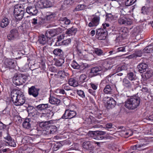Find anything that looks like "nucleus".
Here are the masks:
<instances>
[{"label":"nucleus","instance_id":"4468645a","mask_svg":"<svg viewBox=\"0 0 153 153\" xmlns=\"http://www.w3.org/2000/svg\"><path fill=\"white\" fill-rule=\"evenodd\" d=\"M4 64L6 67L9 69H14L16 66L15 61L13 59H6L4 61Z\"/></svg>","mask_w":153,"mask_h":153},{"label":"nucleus","instance_id":"f257e3e1","mask_svg":"<svg viewBox=\"0 0 153 153\" xmlns=\"http://www.w3.org/2000/svg\"><path fill=\"white\" fill-rule=\"evenodd\" d=\"M11 100L16 106L22 105L25 102V98L24 93L20 90H13L10 94Z\"/></svg>","mask_w":153,"mask_h":153},{"label":"nucleus","instance_id":"69168bd1","mask_svg":"<svg viewBox=\"0 0 153 153\" xmlns=\"http://www.w3.org/2000/svg\"><path fill=\"white\" fill-rule=\"evenodd\" d=\"M77 92L79 95L81 96V97L83 98L85 97V95L83 91L80 90L79 91H78Z\"/></svg>","mask_w":153,"mask_h":153},{"label":"nucleus","instance_id":"4d7b16f0","mask_svg":"<svg viewBox=\"0 0 153 153\" xmlns=\"http://www.w3.org/2000/svg\"><path fill=\"white\" fill-rule=\"evenodd\" d=\"M140 30L138 27H137L134 28L133 30V35L135 36L137 35H139Z\"/></svg>","mask_w":153,"mask_h":153},{"label":"nucleus","instance_id":"603ef678","mask_svg":"<svg viewBox=\"0 0 153 153\" xmlns=\"http://www.w3.org/2000/svg\"><path fill=\"white\" fill-rule=\"evenodd\" d=\"M85 7V6L84 4H79L77 5L75 8L76 11H79L84 9Z\"/></svg>","mask_w":153,"mask_h":153},{"label":"nucleus","instance_id":"774afa93","mask_svg":"<svg viewBox=\"0 0 153 153\" xmlns=\"http://www.w3.org/2000/svg\"><path fill=\"white\" fill-rule=\"evenodd\" d=\"M118 52H125L126 51L125 47L124 46L120 47L117 48Z\"/></svg>","mask_w":153,"mask_h":153},{"label":"nucleus","instance_id":"f3484780","mask_svg":"<svg viewBox=\"0 0 153 153\" xmlns=\"http://www.w3.org/2000/svg\"><path fill=\"white\" fill-rule=\"evenodd\" d=\"M36 108L39 111H43L45 110L52 109L53 108L52 107L48 104H39L36 106Z\"/></svg>","mask_w":153,"mask_h":153},{"label":"nucleus","instance_id":"052dcab7","mask_svg":"<svg viewBox=\"0 0 153 153\" xmlns=\"http://www.w3.org/2000/svg\"><path fill=\"white\" fill-rule=\"evenodd\" d=\"M62 88L64 90L66 91H69L71 90V88L69 86V85L64 84L62 85Z\"/></svg>","mask_w":153,"mask_h":153},{"label":"nucleus","instance_id":"09e8293b","mask_svg":"<svg viewBox=\"0 0 153 153\" xmlns=\"http://www.w3.org/2000/svg\"><path fill=\"white\" fill-rule=\"evenodd\" d=\"M50 130H49V133L50 134H53L57 131V129L56 127L55 126H51L49 127Z\"/></svg>","mask_w":153,"mask_h":153},{"label":"nucleus","instance_id":"cd10ccee","mask_svg":"<svg viewBox=\"0 0 153 153\" xmlns=\"http://www.w3.org/2000/svg\"><path fill=\"white\" fill-rule=\"evenodd\" d=\"M53 53L56 56H59L60 58H63L64 53L62 50L59 48H56L53 51Z\"/></svg>","mask_w":153,"mask_h":153},{"label":"nucleus","instance_id":"9d476101","mask_svg":"<svg viewBox=\"0 0 153 153\" xmlns=\"http://www.w3.org/2000/svg\"><path fill=\"white\" fill-rule=\"evenodd\" d=\"M19 36V33L17 29H13L10 31V33L7 36L9 40H14L18 39Z\"/></svg>","mask_w":153,"mask_h":153},{"label":"nucleus","instance_id":"20e7f679","mask_svg":"<svg viewBox=\"0 0 153 153\" xmlns=\"http://www.w3.org/2000/svg\"><path fill=\"white\" fill-rule=\"evenodd\" d=\"M27 78V77L26 75L16 73L13 78V82L17 85H20L25 83Z\"/></svg>","mask_w":153,"mask_h":153},{"label":"nucleus","instance_id":"4c0bfd02","mask_svg":"<svg viewBox=\"0 0 153 153\" xmlns=\"http://www.w3.org/2000/svg\"><path fill=\"white\" fill-rule=\"evenodd\" d=\"M135 75L132 72H130L127 74V77L131 81L135 80Z\"/></svg>","mask_w":153,"mask_h":153},{"label":"nucleus","instance_id":"7ed1b4c3","mask_svg":"<svg viewBox=\"0 0 153 153\" xmlns=\"http://www.w3.org/2000/svg\"><path fill=\"white\" fill-rule=\"evenodd\" d=\"M140 103V98L135 97L128 99L125 104V107L130 109H134L139 106Z\"/></svg>","mask_w":153,"mask_h":153},{"label":"nucleus","instance_id":"b1692460","mask_svg":"<svg viewBox=\"0 0 153 153\" xmlns=\"http://www.w3.org/2000/svg\"><path fill=\"white\" fill-rule=\"evenodd\" d=\"M49 101L51 104L57 105H59L60 102V100L59 99L51 95L50 96Z\"/></svg>","mask_w":153,"mask_h":153},{"label":"nucleus","instance_id":"bf43d9fd","mask_svg":"<svg viewBox=\"0 0 153 153\" xmlns=\"http://www.w3.org/2000/svg\"><path fill=\"white\" fill-rule=\"evenodd\" d=\"M9 141V142L7 143L8 144L9 146L13 147L16 146V144L14 140H13L12 139H11Z\"/></svg>","mask_w":153,"mask_h":153},{"label":"nucleus","instance_id":"393cba45","mask_svg":"<svg viewBox=\"0 0 153 153\" xmlns=\"http://www.w3.org/2000/svg\"><path fill=\"white\" fill-rule=\"evenodd\" d=\"M152 7L143 6L142 8L141 13L144 14H149L152 11Z\"/></svg>","mask_w":153,"mask_h":153},{"label":"nucleus","instance_id":"2eb2a0df","mask_svg":"<svg viewBox=\"0 0 153 153\" xmlns=\"http://www.w3.org/2000/svg\"><path fill=\"white\" fill-rule=\"evenodd\" d=\"M26 12L32 16H35L38 13V10L35 5L28 6L26 8Z\"/></svg>","mask_w":153,"mask_h":153},{"label":"nucleus","instance_id":"e433bc0d","mask_svg":"<svg viewBox=\"0 0 153 153\" xmlns=\"http://www.w3.org/2000/svg\"><path fill=\"white\" fill-rule=\"evenodd\" d=\"M41 3H42L43 7L45 8H48L51 7L52 4L50 1L47 0L44 1L42 3L40 2Z\"/></svg>","mask_w":153,"mask_h":153},{"label":"nucleus","instance_id":"0e129e2a","mask_svg":"<svg viewBox=\"0 0 153 153\" xmlns=\"http://www.w3.org/2000/svg\"><path fill=\"white\" fill-rule=\"evenodd\" d=\"M77 55L80 58H82V56L83 55L82 52L78 48L76 50Z\"/></svg>","mask_w":153,"mask_h":153},{"label":"nucleus","instance_id":"f704fd0d","mask_svg":"<svg viewBox=\"0 0 153 153\" xmlns=\"http://www.w3.org/2000/svg\"><path fill=\"white\" fill-rule=\"evenodd\" d=\"M112 89L109 85H106L103 91L106 94H111L112 93Z\"/></svg>","mask_w":153,"mask_h":153},{"label":"nucleus","instance_id":"7c9ffc66","mask_svg":"<svg viewBox=\"0 0 153 153\" xmlns=\"http://www.w3.org/2000/svg\"><path fill=\"white\" fill-rule=\"evenodd\" d=\"M122 85L124 87L128 88H131V82L126 78H124L122 81Z\"/></svg>","mask_w":153,"mask_h":153},{"label":"nucleus","instance_id":"a878e982","mask_svg":"<svg viewBox=\"0 0 153 153\" xmlns=\"http://www.w3.org/2000/svg\"><path fill=\"white\" fill-rule=\"evenodd\" d=\"M77 31V28L72 27L68 29L65 32V33L69 36L74 35Z\"/></svg>","mask_w":153,"mask_h":153},{"label":"nucleus","instance_id":"5701e85b","mask_svg":"<svg viewBox=\"0 0 153 153\" xmlns=\"http://www.w3.org/2000/svg\"><path fill=\"white\" fill-rule=\"evenodd\" d=\"M102 71L101 68L99 66H96L92 68L91 70L90 73L91 74V76H95L97 75L99 72Z\"/></svg>","mask_w":153,"mask_h":153},{"label":"nucleus","instance_id":"4be33fe9","mask_svg":"<svg viewBox=\"0 0 153 153\" xmlns=\"http://www.w3.org/2000/svg\"><path fill=\"white\" fill-rule=\"evenodd\" d=\"M53 115V112L50 109L49 112L42 113L40 117H44L48 120L51 119Z\"/></svg>","mask_w":153,"mask_h":153},{"label":"nucleus","instance_id":"5fc2aeb1","mask_svg":"<svg viewBox=\"0 0 153 153\" xmlns=\"http://www.w3.org/2000/svg\"><path fill=\"white\" fill-rule=\"evenodd\" d=\"M71 39H67L64 40L61 42V45H67L71 43Z\"/></svg>","mask_w":153,"mask_h":153},{"label":"nucleus","instance_id":"0eeeda50","mask_svg":"<svg viewBox=\"0 0 153 153\" xmlns=\"http://www.w3.org/2000/svg\"><path fill=\"white\" fill-rule=\"evenodd\" d=\"M61 33V29L59 27L48 30L45 33V35L49 38L50 39L51 38L58 35Z\"/></svg>","mask_w":153,"mask_h":153},{"label":"nucleus","instance_id":"49530a36","mask_svg":"<svg viewBox=\"0 0 153 153\" xmlns=\"http://www.w3.org/2000/svg\"><path fill=\"white\" fill-rule=\"evenodd\" d=\"M137 0H126L125 4L127 6H131Z\"/></svg>","mask_w":153,"mask_h":153},{"label":"nucleus","instance_id":"c85d7f7f","mask_svg":"<svg viewBox=\"0 0 153 153\" xmlns=\"http://www.w3.org/2000/svg\"><path fill=\"white\" fill-rule=\"evenodd\" d=\"M10 23V20L7 18L4 17L2 19L0 23V26L2 28L7 27Z\"/></svg>","mask_w":153,"mask_h":153},{"label":"nucleus","instance_id":"8fccbe9b","mask_svg":"<svg viewBox=\"0 0 153 153\" xmlns=\"http://www.w3.org/2000/svg\"><path fill=\"white\" fill-rule=\"evenodd\" d=\"M58 74L60 77L63 78H65L66 76L68 75V73L62 71H59Z\"/></svg>","mask_w":153,"mask_h":153},{"label":"nucleus","instance_id":"37998d69","mask_svg":"<svg viewBox=\"0 0 153 153\" xmlns=\"http://www.w3.org/2000/svg\"><path fill=\"white\" fill-rule=\"evenodd\" d=\"M71 65V67L74 69H78L80 68L79 65L74 60L72 61Z\"/></svg>","mask_w":153,"mask_h":153},{"label":"nucleus","instance_id":"6ab92c4d","mask_svg":"<svg viewBox=\"0 0 153 153\" xmlns=\"http://www.w3.org/2000/svg\"><path fill=\"white\" fill-rule=\"evenodd\" d=\"M119 34L122 38L126 37L128 34L129 30L126 27H123L119 30Z\"/></svg>","mask_w":153,"mask_h":153},{"label":"nucleus","instance_id":"a18cd8bd","mask_svg":"<svg viewBox=\"0 0 153 153\" xmlns=\"http://www.w3.org/2000/svg\"><path fill=\"white\" fill-rule=\"evenodd\" d=\"M86 79V75L85 74L81 75L79 77V82L80 84L83 83L85 82V80Z\"/></svg>","mask_w":153,"mask_h":153},{"label":"nucleus","instance_id":"a19ab883","mask_svg":"<svg viewBox=\"0 0 153 153\" xmlns=\"http://www.w3.org/2000/svg\"><path fill=\"white\" fill-rule=\"evenodd\" d=\"M25 147L27 148L25 150L27 153H35V151L30 146H28L27 145H26L25 146Z\"/></svg>","mask_w":153,"mask_h":153},{"label":"nucleus","instance_id":"1a4fd4ad","mask_svg":"<svg viewBox=\"0 0 153 153\" xmlns=\"http://www.w3.org/2000/svg\"><path fill=\"white\" fill-rule=\"evenodd\" d=\"M76 115V113L75 111L67 109L65 110V113L61 118L64 119H71L75 117Z\"/></svg>","mask_w":153,"mask_h":153},{"label":"nucleus","instance_id":"3c124183","mask_svg":"<svg viewBox=\"0 0 153 153\" xmlns=\"http://www.w3.org/2000/svg\"><path fill=\"white\" fill-rule=\"evenodd\" d=\"M133 81L131 82V88H135L137 87L138 86V85L139 84V82L134 80H133Z\"/></svg>","mask_w":153,"mask_h":153},{"label":"nucleus","instance_id":"6e6d98bb","mask_svg":"<svg viewBox=\"0 0 153 153\" xmlns=\"http://www.w3.org/2000/svg\"><path fill=\"white\" fill-rule=\"evenodd\" d=\"M96 131H89L87 134L88 137L93 138L94 139V137L95 136Z\"/></svg>","mask_w":153,"mask_h":153},{"label":"nucleus","instance_id":"680f3d73","mask_svg":"<svg viewBox=\"0 0 153 153\" xmlns=\"http://www.w3.org/2000/svg\"><path fill=\"white\" fill-rule=\"evenodd\" d=\"M6 134L7 136L4 137V138L6 139L7 140L9 141L12 139V138L10 137V135L9 134V130H8V132H6Z\"/></svg>","mask_w":153,"mask_h":153},{"label":"nucleus","instance_id":"13d9d810","mask_svg":"<svg viewBox=\"0 0 153 153\" xmlns=\"http://www.w3.org/2000/svg\"><path fill=\"white\" fill-rule=\"evenodd\" d=\"M106 19L109 21H112L114 20V16L111 13H108L106 15Z\"/></svg>","mask_w":153,"mask_h":153},{"label":"nucleus","instance_id":"c9c22d12","mask_svg":"<svg viewBox=\"0 0 153 153\" xmlns=\"http://www.w3.org/2000/svg\"><path fill=\"white\" fill-rule=\"evenodd\" d=\"M64 62V59L63 58H60L56 59L55 64L57 66H62Z\"/></svg>","mask_w":153,"mask_h":153},{"label":"nucleus","instance_id":"864d4df0","mask_svg":"<svg viewBox=\"0 0 153 153\" xmlns=\"http://www.w3.org/2000/svg\"><path fill=\"white\" fill-rule=\"evenodd\" d=\"M48 124V122L47 121L42 122H40L39 124V126L42 128H43L47 127Z\"/></svg>","mask_w":153,"mask_h":153},{"label":"nucleus","instance_id":"423d86ee","mask_svg":"<svg viewBox=\"0 0 153 153\" xmlns=\"http://www.w3.org/2000/svg\"><path fill=\"white\" fill-rule=\"evenodd\" d=\"M119 24L125 26L130 25L133 22L132 19L129 18L126 16H121L118 20Z\"/></svg>","mask_w":153,"mask_h":153},{"label":"nucleus","instance_id":"de8ad7c7","mask_svg":"<svg viewBox=\"0 0 153 153\" xmlns=\"http://www.w3.org/2000/svg\"><path fill=\"white\" fill-rule=\"evenodd\" d=\"M121 132H123V134H125L126 137H128L129 136H131L133 134V132L131 131L125 132L124 130H121Z\"/></svg>","mask_w":153,"mask_h":153},{"label":"nucleus","instance_id":"a211bd4d","mask_svg":"<svg viewBox=\"0 0 153 153\" xmlns=\"http://www.w3.org/2000/svg\"><path fill=\"white\" fill-rule=\"evenodd\" d=\"M147 144L148 143L146 144L144 143L137 144L135 145L131 146V148L133 150H144L146 149V148H143L145 147Z\"/></svg>","mask_w":153,"mask_h":153},{"label":"nucleus","instance_id":"9b49d317","mask_svg":"<svg viewBox=\"0 0 153 153\" xmlns=\"http://www.w3.org/2000/svg\"><path fill=\"white\" fill-rule=\"evenodd\" d=\"M39 89L36 88L35 86H32L28 88V94L34 98H36L39 95Z\"/></svg>","mask_w":153,"mask_h":153},{"label":"nucleus","instance_id":"412c9836","mask_svg":"<svg viewBox=\"0 0 153 153\" xmlns=\"http://www.w3.org/2000/svg\"><path fill=\"white\" fill-rule=\"evenodd\" d=\"M105 134V131H97L96 132L95 136L94 137V139L97 140H102L105 138L103 135Z\"/></svg>","mask_w":153,"mask_h":153},{"label":"nucleus","instance_id":"473e14b6","mask_svg":"<svg viewBox=\"0 0 153 153\" xmlns=\"http://www.w3.org/2000/svg\"><path fill=\"white\" fill-rule=\"evenodd\" d=\"M9 128L8 125H6L3 124L2 122L0 121V131H6L8 132Z\"/></svg>","mask_w":153,"mask_h":153},{"label":"nucleus","instance_id":"c756f323","mask_svg":"<svg viewBox=\"0 0 153 153\" xmlns=\"http://www.w3.org/2000/svg\"><path fill=\"white\" fill-rule=\"evenodd\" d=\"M142 54V52L141 50H137L135 51L134 53L128 56L129 59L136 58L138 57L141 56Z\"/></svg>","mask_w":153,"mask_h":153},{"label":"nucleus","instance_id":"e2e57ef3","mask_svg":"<svg viewBox=\"0 0 153 153\" xmlns=\"http://www.w3.org/2000/svg\"><path fill=\"white\" fill-rule=\"evenodd\" d=\"M62 38V36H60L59 37H58L57 38V40L56 41V46H59L61 45V44H60L59 42L61 40Z\"/></svg>","mask_w":153,"mask_h":153},{"label":"nucleus","instance_id":"2f4dec72","mask_svg":"<svg viewBox=\"0 0 153 153\" xmlns=\"http://www.w3.org/2000/svg\"><path fill=\"white\" fill-rule=\"evenodd\" d=\"M68 84L69 85L76 87L78 86V82L75 79L71 78L68 81Z\"/></svg>","mask_w":153,"mask_h":153},{"label":"nucleus","instance_id":"f03ea898","mask_svg":"<svg viewBox=\"0 0 153 153\" xmlns=\"http://www.w3.org/2000/svg\"><path fill=\"white\" fill-rule=\"evenodd\" d=\"M102 27L98 29L96 32V37L99 40H104L106 39L110 25L108 23H104L102 24Z\"/></svg>","mask_w":153,"mask_h":153},{"label":"nucleus","instance_id":"bb28decb","mask_svg":"<svg viewBox=\"0 0 153 153\" xmlns=\"http://www.w3.org/2000/svg\"><path fill=\"white\" fill-rule=\"evenodd\" d=\"M56 14L54 13L48 12L46 13V19L48 22H51L53 21L55 16Z\"/></svg>","mask_w":153,"mask_h":153},{"label":"nucleus","instance_id":"aec40b11","mask_svg":"<svg viewBox=\"0 0 153 153\" xmlns=\"http://www.w3.org/2000/svg\"><path fill=\"white\" fill-rule=\"evenodd\" d=\"M139 71L140 73H142L146 71V69L148 68V65L145 63L141 62L139 63L137 66Z\"/></svg>","mask_w":153,"mask_h":153},{"label":"nucleus","instance_id":"58836bf2","mask_svg":"<svg viewBox=\"0 0 153 153\" xmlns=\"http://www.w3.org/2000/svg\"><path fill=\"white\" fill-rule=\"evenodd\" d=\"M144 52L146 53H150L153 51V45H150L147 46L144 49Z\"/></svg>","mask_w":153,"mask_h":153},{"label":"nucleus","instance_id":"ddd939ff","mask_svg":"<svg viewBox=\"0 0 153 153\" xmlns=\"http://www.w3.org/2000/svg\"><path fill=\"white\" fill-rule=\"evenodd\" d=\"M49 38L45 35L41 34L38 37V42L41 45H46L48 43Z\"/></svg>","mask_w":153,"mask_h":153},{"label":"nucleus","instance_id":"ea45409f","mask_svg":"<svg viewBox=\"0 0 153 153\" xmlns=\"http://www.w3.org/2000/svg\"><path fill=\"white\" fill-rule=\"evenodd\" d=\"M93 148L92 144L89 141H87V153H93L91 152Z\"/></svg>","mask_w":153,"mask_h":153},{"label":"nucleus","instance_id":"dca6fc26","mask_svg":"<svg viewBox=\"0 0 153 153\" xmlns=\"http://www.w3.org/2000/svg\"><path fill=\"white\" fill-rule=\"evenodd\" d=\"M100 65L99 67L101 68L102 71H105L109 69V64L107 61L104 60H102L99 62Z\"/></svg>","mask_w":153,"mask_h":153},{"label":"nucleus","instance_id":"72a5a7b5","mask_svg":"<svg viewBox=\"0 0 153 153\" xmlns=\"http://www.w3.org/2000/svg\"><path fill=\"white\" fill-rule=\"evenodd\" d=\"M107 104L108 107L112 108L116 104V102L112 98H110L107 101Z\"/></svg>","mask_w":153,"mask_h":153},{"label":"nucleus","instance_id":"c03bdc74","mask_svg":"<svg viewBox=\"0 0 153 153\" xmlns=\"http://www.w3.org/2000/svg\"><path fill=\"white\" fill-rule=\"evenodd\" d=\"M152 71L151 70H148L144 74L145 77L147 79H149L152 75Z\"/></svg>","mask_w":153,"mask_h":153},{"label":"nucleus","instance_id":"79ce46f5","mask_svg":"<svg viewBox=\"0 0 153 153\" xmlns=\"http://www.w3.org/2000/svg\"><path fill=\"white\" fill-rule=\"evenodd\" d=\"M95 52L96 54L98 56L105 55V53L103 52L102 50L98 48H96L95 49Z\"/></svg>","mask_w":153,"mask_h":153},{"label":"nucleus","instance_id":"6e6552de","mask_svg":"<svg viewBox=\"0 0 153 153\" xmlns=\"http://www.w3.org/2000/svg\"><path fill=\"white\" fill-rule=\"evenodd\" d=\"M100 15L99 12L96 13L91 22L88 24V26L93 27L97 26L99 24Z\"/></svg>","mask_w":153,"mask_h":153},{"label":"nucleus","instance_id":"39448f33","mask_svg":"<svg viewBox=\"0 0 153 153\" xmlns=\"http://www.w3.org/2000/svg\"><path fill=\"white\" fill-rule=\"evenodd\" d=\"M13 14L16 19L18 20L22 19L24 16V10L21 5L17 4L14 6Z\"/></svg>","mask_w":153,"mask_h":153},{"label":"nucleus","instance_id":"338daca9","mask_svg":"<svg viewBox=\"0 0 153 153\" xmlns=\"http://www.w3.org/2000/svg\"><path fill=\"white\" fill-rule=\"evenodd\" d=\"M112 125L111 123H107L106 124L105 126L107 130L111 131L110 129L112 128Z\"/></svg>","mask_w":153,"mask_h":153},{"label":"nucleus","instance_id":"f8f14e48","mask_svg":"<svg viewBox=\"0 0 153 153\" xmlns=\"http://www.w3.org/2000/svg\"><path fill=\"white\" fill-rule=\"evenodd\" d=\"M33 124V122L31 119L26 118L24 120L22 123V126L25 129L30 130L31 129Z\"/></svg>","mask_w":153,"mask_h":153}]
</instances>
